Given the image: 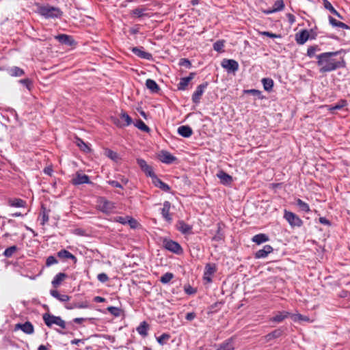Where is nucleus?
Wrapping results in <instances>:
<instances>
[{
	"label": "nucleus",
	"instance_id": "62",
	"mask_svg": "<svg viewBox=\"0 0 350 350\" xmlns=\"http://www.w3.org/2000/svg\"><path fill=\"white\" fill-rule=\"evenodd\" d=\"M108 183L110 185H111L112 187H118V188H122V186L121 185V184L118 181H116V180H109Z\"/></svg>",
	"mask_w": 350,
	"mask_h": 350
},
{
	"label": "nucleus",
	"instance_id": "44",
	"mask_svg": "<svg viewBox=\"0 0 350 350\" xmlns=\"http://www.w3.org/2000/svg\"><path fill=\"white\" fill-rule=\"evenodd\" d=\"M107 310L115 317H120L122 312V310L120 308L115 306H109Z\"/></svg>",
	"mask_w": 350,
	"mask_h": 350
},
{
	"label": "nucleus",
	"instance_id": "11",
	"mask_svg": "<svg viewBox=\"0 0 350 350\" xmlns=\"http://www.w3.org/2000/svg\"><path fill=\"white\" fill-rule=\"evenodd\" d=\"M15 329H21L26 334H32L34 332L33 325L29 321H27L25 323L16 324Z\"/></svg>",
	"mask_w": 350,
	"mask_h": 350
},
{
	"label": "nucleus",
	"instance_id": "10",
	"mask_svg": "<svg viewBox=\"0 0 350 350\" xmlns=\"http://www.w3.org/2000/svg\"><path fill=\"white\" fill-rule=\"evenodd\" d=\"M216 271V265L215 264L208 263L206 265L204 272V280L208 282L212 281V275Z\"/></svg>",
	"mask_w": 350,
	"mask_h": 350
},
{
	"label": "nucleus",
	"instance_id": "42",
	"mask_svg": "<svg viewBox=\"0 0 350 350\" xmlns=\"http://www.w3.org/2000/svg\"><path fill=\"white\" fill-rule=\"evenodd\" d=\"M243 92H244V94H252L253 96H256L261 100L265 98V96L262 95V92L258 90H255V89L245 90L243 91Z\"/></svg>",
	"mask_w": 350,
	"mask_h": 350
},
{
	"label": "nucleus",
	"instance_id": "60",
	"mask_svg": "<svg viewBox=\"0 0 350 350\" xmlns=\"http://www.w3.org/2000/svg\"><path fill=\"white\" fill-rule=\"evenodd\" d=\"M179 65L182 66H185L187 68H190L191 66L190 61L185 58H182L180 59Z\"/></svg>",
	"mask_w": 350,
	"mask_h": 350
},
{
	"label": "nucleus",
	"instance_id": "17",
	"mask_svg": "<svg viewBox=\"0 0 350 350\" xmlns=\"http://www.w3.org/2000/svg\"><path fill=\"white\" fill-rule=\"evenodd\" d=\"M196 75L195 72H191L189 76L183 77L180 79V82L177 85L178 90H185L190 83V81L194 78Z\"/></svg>",
	"mask_w": 350,
	"mask_h": 350
},
{
	"label": "nucleus",
	"instance_id": "14",
	"mask_svg": "<svg viewBox=\"0 0 350 350\" xmlns=\"http://www.w3.org/2000/svg\"><path fill=\"white\" fill-rule=\"evenodd\" d=\"M273 251V247L270 245H265L262 249L258 250L254 254V258L256 259L265 258L269 254L272 253Z\"/></svg>",
	"mask_w": 350,
	"mask_h": 350
},
{
	"label": "nucleus",
	"instance_id": "50",
	"mask_svg": "<svg viewBox=\"0 0 350 350\" xmlns=\"http://www.w3.org/2000/svg\"><path fill=\"white\" fill-rule=\"evenodd\" d=\"M317 49H318L317 46H311L308 47V49L307 50V55L310 57H314Z\"/></svg>",
	"mask_w": 350,
	"mask_h": 350
},
{
	"label": "nucleus",
	"instance_id": "48",
	"mask_svg": "<svg viewBox=\"0 0 350 350\" xmlns=\"http://www.w3.org/2000/svg\"><path fill=\"white\" fill-rule=\"evenodd\" d=\"M57 263H58L57 260L53 256H50L46 258V267H50L51 265H55Z\"/></svg>",
	"mask_w": 350,
	"mask_h": 350
},
{
	"label": "nucleus",
	"instance_id": "63",
	"mask_svg": "<svg viewBox=\"0 0 350 350\" xmlns=\"http://www.w3.org/2000/svg\"><path fill=\"white\" fill-rule=\"evenodd\" d=\"M196 314L195 312H189L187 314L185 318L187 320L191 321L193 320L196 318Z\"/></svg>",
	"mask_w": 350,
	"mask_h": 350
},
{
	"label": "nucleus",
	"instance_id": "18",
	"mask_svg": "<svg viewBox=\"0 0 350 350\" xmlns=\"http://www.w3.org/2000/svg\"><path fill=\"white\" fill-rule=\"evenodd\" d=\"M132 52L138 56L140 58L147 59V60H151L152 59V55L151 53L146 52L143 51V47L138 48V47H133L131 49Z\"/></svg>",
	"mask_w": 350,
	"mask_h": 350
},
{
	"label": "nucleus",
	"instance_id": "40",
	"mask_svg": "<svg viewBox=\"0 0 350 350\" xmlns=\"http://www.w3.org/2000/svg\"><path fill=\"white\" fill-rule=\"evenodd\" d=\"M296 204L301 211L306 213L310 212V209L309 205L306 202L301 200V199H297Z\"/></svg>",
	"mask_w": 350,
	"mask_h": 350
},
{
	"label": "nucleus",
	"instance_id": "46",
	"mask_svg": "<svg viewBox=\"0 0 350 350\" xmlns=\"http://www.w3.org/2000/svg\"><path fill=\"white\" fill-rule=\"evenodd\" d=\"M77 145L80 148V149L84 152H89L90 148L80 138H77L76 140Z\"/></svg>",
	"mask_w": 350,
	"mask_h": 350
},
{
	"label": "nucleus",
	"instance_id": "31",
	"mask_svg": "<svg viewBox=\"0 0 350 350\" xmlns=\"http://www.w3.org/2000/svg\"><path fill=\"white\" fill-rule=\"evenodd\" d=\"M50 294L52 297L56 298L59 301L62 302H66L69 301L70 297L65 294H60L56 290H51L50 291Z\"/></svg>",
	"mask_w": 350,
	"mask_h": 350
},
{
	"label": "nucleus",
	"instance_id": "47",
	"mask_svg": "<svg viewBox=\"0 0 350 350\" xmlns=\"http://www.w3.org/2000/svg\"><path fill=\"white\" fill-rule=\"evenodd\" d=\"M291 318L294 321H309L310 319L307 316L302 315L301 314H295L291 316Z\"/></svg>",
	"mask_w": 350,
	"mask_h": 350
},
{
	"label": "nucleus",
	"instance_id": "35",
	"mask_svg": "<svg viewBox=\"0 0 350 350\" xmlns=\"http://www.w3.org/2000/svg\"><path fill=\"white\" fill-rule=\"evenodd\" d=\"M8 73L12 77H21L25 74V72L22 68L14 66L8 70Z\"/></svg>",
	"mask_w": 350,
	"mask_h": 350
},
{
	"label": "nucleus",
	"instance_id": "21",
	"mask_svg": "<svg viewBox=\"0 0 350 350\" xmlns=\"http://www.w3.org/2000/svg\"><path fill=\"white\" fill-rule=\"evenodd\" d=\"M171 204L168 201H165L163 204V208H161V215L162 217L168 222H171L172 218L170 213Z\"/></svg>",
	"mask_w": 350,
	"mask_h": 350
},
{
	"label": "nucleus",
	"instance_id": "38",
	"mask_svg": "<svg viewBox=\"0 0 350 350\" xmlns=\"http://www.w3.org/2000/svg\"><path fill=\"white\" fill-rule=\"evenodd\" d=\"M135 126H136L138 129L148 133L150 131V128L142 120H137L134 123Z\"/></svg>",
	"mask_w": 350,
	"mask_h": 350
},
{
	"label": "nucleus",
	"instance_id": "3",
	"mask_svg": "<svg viewBox=\"0 0 350 350\" xmlns=\"http://www.w3.org/2000/svg\"><path fill=\"white\" fill-rule=\"evenodd\" d=\"M42 319L46 325L49 327H52L53 325H57L62 329L66 328V322L62 319L60 317L54 316L49 313H44L42 315Z\"/></svg>",
	"mask_w": 350,
	"mask_h": 350
},
{
	"label": "nucleus",
	"instance_id": "33",
	"mask_svg": "<svg viewBox=\"0 0 350 350\" xmlns=\"http://www.w3.org/2000/svg\"><path fill=\"white\" fill-rule=\"evenodd\" d=\"M146 85L152 92L157 93L160 88L156 81L153 79H148L146 81Z\"/></svg>",
	"mask_w": 350,
	"mask_h": 350
},
{
	"label": "nucleus",
	"instance_id": "9",
	"mask_svg": "<svg viewBox=\"0 0 350 350\" xmlns=\"http://www.w3.org/2000/svg\"><path fill=\"white\" fill-rule=\"evenodd\" d=\"M208 86V83L205 82L200 85H199L197 88L196 91L193 92L192 95V101L193 103L198 105L200 102L201 96L204 94L205 89Z\"/></svg>",
	"mask_w": 350,
	"mask_h": 350
},
{
	"label": "nucleus",
	"instance_id": "25",
	"mask_svg": "<svg viewBox=\"0 0 350 350\" xmlns=\"http://www.w3.org/2000/svg\"><path fill=\"white\" fill-rule=\"evenodd\" d=\"M290 316V313L286 311L278 312L274 317L270 319V321L275 323H281L285 319Z\"/></svg>",
	"mask_w": 350,
	"mask_h": 350
},
{
	"label": "nucleus",
	"instance_id": "15",
	"mask_svg": "<svg viewBox=\"0 0 350 350\" xmlns=\"http://www.w3.org/2000/svg\"><path fill=\"white\" fill-rule=\"evenodd\" d=\"M91 183L90 178L86 174H82L77 173L75 178H72V184L74 185H79L82 184H90Z\"/></svg>",
	"mask_w": 350,
	"mask_h": 350
},
{
	"label": "nucleus",
	"instance_id": "22",
	"mask_svg": "<svg viewBox=\"0 0 350 350\" xmlns=\"http://www.w3.org/2000/svg\"><path fill=\"white\" fill-rule=\"evenodd\" d=\"M217 176L220 180V183L222 185H230L232 182V176L223 170L219 171V172L217 174Z\"/></svg>",
	"mask_w": 350,
	"mask_h": 350
},
{
	"label": "nucleus",
	"instance_id": "52",
	"mask_svg": "<svg viewBox=\"0 0 350 350\" xmlns=\"http://www.w3.org/2000/svg\"><path fill=\"white\" fill-rule=\"evenodd\" d=\"M128 218H129V216H125V217L117 216L114 218V221L124 225V224H127Z\"/></svg>",
	"mask_w": 350,
	"mask_h": 350
},
{
	"label": "nucleus",
	"instance_id": "2",
	"mask_svg": "<svg viewBox=\"0 0 350 350\" xmlns=\"http://www.w3.org/2000/svg\"><path fill=\"white\" fill-rule=\"evenodd\" d=\"M38 12L46 18H60L63 14L59 8L51 5L40 6Z\"/></svg>",
	"mask_w": 350,
	"mask_h": 350
},
{
	"label": "nucleus",
	"instance_id": "59",
	"mask_svg": "<svg viewBox=\"0 0 350 350\" xmlns=\"http://www.w3.org/2000/svg\"><path fill=\"white\" fill-rule=\"evenodd\" d=\"M20 83L25 85L29 90H30L32 85L31 80L29 79H24L20 80Z\"/></svg>",
	"mask_w": 350,
	"mask_h": 350
},
{
	"label": "nucleus",
	"instance_id": "20",
	"mask_svg": "<svg viewBox=\"0 0 350 350\" xmlns=\"http://www.w3.org/2000/svg\"><path fill=\"white\" fill-rule=\"evenodd\" d=\"M309 32L304 29L295 34V40L297 44H304L309 39Z\"/></svg>",
	"mask_w": 350,
	"mask_h": 350
},
{
	"label": "nucleus",
	"instance_id": "24",
	"mask_svg": "<svg viewBox=\"0 0 350 350\" xmlns=\"http://www.w3.org/2000/svg\"><path fill=\"white\" fill-rule=\"evenodd\" d=\"M177 228L182 234H191L192 232V226L182 220L178 222Z\"/></svg>",
	"mask_w": 350,
	"mask_h": 350
},
{
	"label": "nucleus",
	"instance_id": "37",
	"mask_svg": "<svg viewBox=\"0 0 350 350\" xmlns=\"http://www.w3.org/2000/svg\"><path fill=\"white\" fill-rule=\"evenodd\" d=\"M262 83L265 90L270 92L272 90L273 87V81L271 78H263L262 79Z\"/></svg>",
	"mask_w": 350,
	"mask_h": 350
},
{
	"label": "nucleus",
	"instance_id": "23",
	"mask_svg": "<svg viewBox=\"0 0 350 350\" xmlns=\"http://www.w3.org/2000/svg\"><path fill=\"white\" fill-rule=\"evenodd\" d=\"M57 257H59L61 259H70L73 261L74 263H77V258L75 256H74L72 254H71L70 252H68L66 250H61L57 253Z\"/></svg>",
	"mask_w": 350,
	"mask_h": 350
},
{
	"label": "nucleus",
	"instance_id": "29",
	"mask_svg": "<svg viewBox=\"0 0 350 350\" xmlns=\"http://www.w3.org/2000/svg\"><path fill=\"white\" fill-rule=\"evenodd\" d=\"M328 20H329V24L334 27H339V28H342L343 29H350V27H349L347 25H346L345 23H344L342 22L338 21L337 20H336L334 18H333L331 16H329Z\"/></svg>",
	"mask_w": 350,
	"mask_h": 350
},
{
	"label": "nucleus",
	"instance_id": "61",
	"mask_svg": "<svg viewBox=\"0 0 350 350\" xmlns=\"http://www.w3.org/2000/svg\"><path fill=\"white\" fill-rule=\"evenodd\" d=\"M49 219V215L46 212H43L42 214V224L44 225L46 222H48Z\"/></svg>",
	"mask_w": 350,
	"mask_h": 350
},
{
	"label": "nucleus",
	"instance_id": "12",
	"mask_svg": "<svg viewBox=\"0 0 350 350\" xmlns=\"http://www.w3.org/2000/svg\"><path fill=\"white\" fill-rule=\"evenodd\" d=\"M160 161L166 164H171L176 161V157L166 150H162L159 155Z\"/></svg>",
	"mask_w": 350,
	"mask_h": 350
},
{
	"label": "nucleus",
	"instance_id": "6",
	"mask_svg": "<svg viewBox=\"0 0 350 350\" xmlns=\"http://www.w3.org/2000/svg\"><path fill=\"white\" fill-rule=\"evenodd\" d=\"M163 246L167 250L176 254H181L183 252V250L180 245L172 239H165L163 241Z\"/></svg>",
	"mask_w": 350,
	"mask_h": 350
},
{
	"label": "nucleus",
	"instance_id": "26",
	"mask_svg": "<svg viewBox=\"0 0 350 350\" xmlns=\"http://www.w3.org/2000/svg\"><path fill=\"white\" fill-rule=\"evenodd\" d=\"M269 240L268 235L264 233H260L254 235L252 238V242L256 243L257 245H260L263 243H265Z\"/></svg>",
	"mask_w": 350,
	"mask_h": 350
},
{
	"label": "nucleus",
	"instance_id": "57",
	"mask_svg": "<svg viewBox=\"0 0 350 350\" xmlns=\"http://www.w3.org/2000/svg\"><path fill=\"white\" fill-rule=\"evenodd\" d=\"M260 34L268 36L271 38H281L280 34H275L269 31H261L260 32Z\"/></svg>",
	"mask_w": 350,
	"mask_h": 350
},
{
	"label": "nucleus",
	"instance_id": "16",
	"mask_svg": "<svg viewBox=\"0 0 350 350\" xmlns=\"http://www.w3.org/2000/svg\"><path fill=\"white\" fill-rule=\"evenodd\" d=\"M150 178H152V183L154 185L161 190L169 192L170 190V187L168 185L163 182L160 178H159L155 174H153V176H151Z\"/></svg>",
	"mask_w": 350,
	"mask_h": 350
},
{
	"label": "nucleus",
	"instance_id": "32",
	"mask_svg": "<svg viewBox=\"0 0 350 350\" xmlns=\"http://www.w3.org/2000/svg\"><path fill=\"white\" fill-rule=\"evenodd\" d=\"M284 4L283 0H277L275 1L271 10L265 12L267 14L281 11L284 9Z\"/></svg>",
	"mask_w": 350,
	"mask_h": 350
},
{
	"label": "nucleus",
	"instance_id": "49",
	"mask_svg": "<svg viewBox=\"0 0 350 350\" xmlns=\"http://www.w3.org/2000/svg\"><path fill=\"white\" fill-rule=\"evenodd\" d=\"M217 350H234V347L231 342H226L221 345Z\"/></svg>",
	"mask_w": 350,
	"mask_h": 350
},
{
	"label": "nucleus",
	"instance_id": "19",
	"mask_svg": "<svg viewBox=\"0 0 350 350\" xmlns=\"http://www.w3.org/2000/svg\"><path fill=\"white\" fill-rule=\"evenodd\" d=\"M55 38L62 44L72 46L74 44V40L72 36L67 34H59L55 36Z\"/></svg>",
	"mask_w": 350,
	"mask_h": 350
},
{
	"label": "nucleus",
	"instance_id": "5",
	"mask_svg": "<svg viewBox=\"0 0 350 350\" xmlns=\"http://www.w3.org/2000/svg\"><path fill=\"white\" fill-rule=\"evenodd\" d=\"M284 218L292 228L301 227L303 225V221L298 215L286 209L284 211Z\"/></svg>",
	"mask_w": 350,
	"mask_h": 350
},
{
	"label": "nucleus",
	"instance_id": "28",
	"mask_svg": "<svg viewBox=\"0 0 350 350\" xmlns=\"http://www.w3.org/2000/svg\"><path fill=\"white\" fill-rule=\"evenodd\" d=\"M178 133L184 137H189L193 133L191 128L189 126H180L178 128Z\"/></svg>",
	"mask_w": 350,
	"mask_h": 350
},
{
	"label": "nucleus",
	"instance_id": "7",
	"mask_svg": "<svg viewBox=\"0 0 350 350\" xmlns=\"http://www.w3.org/2000/svg\"><path fill=\"white\" fill-rule=\"evenodd\" d=\"M98 209L105 213H111L115 209V204L111 201H108L103 198H100L98 200Z\"/></svg>",
	"mask_w": 350,
	"mask_h": 350
},
{
	"label": "nucleus",
	"instance_id": "41",
	"mask_svg": "<svg viewBox=\"0 0 350 350\" xmlns=\"http://www.w3.org/2000/svg\"><path fill=\"white\" fill-rule=\"evenodd\" d=\"M225 41L224 40H219L213 44V49L219 53L224 52Z\"/></svg>",
	"mask_w": 350,
	"mask_h": 350
},
{
	"label": "nucleus",
	"instance_id": "55",
	"mask_svg": "<svg viewBox=\"0 0 350 350\" xmlns=\"http://www.w3.org/2000/svg\"><path fill=\"white\" fill-rule=\"evenodd\" d=\"M97 278L102 283H105V282H107L109 280L108 275L106 273H99L97 275Z\"/></svg>",
	"mask_w": 350,
	"mask_h": 350
},
{
	"label": "nucleus",
	"instance_id": "4",
	"mask_svg": "<svg viewBox=\"0 0 350 350\" xmlns=\"http://www.w3.org/2000/svg\"><path fill=\"white\" fill-rule=\"evenodd\" d=\"M113 124L119 128H123L131 125L133 122L130 116L124 111L120 114V119L116 117L111 118Z\"/></svg>",
	"mask_w": 350,
	"mask_h": 350
},
{
	"label": "nucleus",
	"instance_id": "1",
	"mask_svg": "<svg viewBox=\"0 0 350 350\" xmlns=\"http://www.w3.org/2000/svg\"><path fill=\"white\" fill-rule=\"evenodd\" d=\"M338 53V51L325 52L317 56V65L320 67L319 72L321 73L329 72L338 68L345 67L346 63L343 58H341L340 60H336L333 58L334 56L337 55Z\"/></svg>",
	"mask_w": 350,
	"mask_h": 350
},
{
	"label": "nucleus",
	"instance_id": "56",
	"mask_svg": "<svg viewBox=\"0 0 350 350\" xmlns=\"http://www.w3.org/2000/svg\"><path fill=\"white\" fill-rule=\"evenodd\" d=\"M170 335L167 334H163L159 337L157 338V342L163 345L165 340H167L170 338Z\"/></svg>",
	"mask_w": 350,
	"mask_h": 350
},
{
	"label": "nucleus",
	"instance_id": "27",
	"mask_svg": "<svg viewBox=\"0 0 350 350\" xmlns=\"http://www.w3.org/2000/svg\"><path fill=\"white\" fill-rule=\"evenodd\" d=\"M324 8L329 10L334 15L336 16L340 19H344V17L332 6V3L328 0H323Z\"/></svg>",
	"mask_w": 350,
	"mask_h": 350
},
{
	"label": "nucleus",
	"instance_id": "13",
	"mask_svg": "<svg viewBox=\"0 0 350 350\" xmlns=\"http://www.w3.org/2000/svg\"><path fill=\"white\" fill-rule=\"evenodd\" d=\"M137 163L147 176L150 177L151 176H153L154 173L152 167L148 165L144 159L140 158L137 159Z\"/></svg>",
	"mask_w": 350,
	"mask_h": 350
},
{
	"label": "nucleus",
	"instance_id": "58",
	"mask_svg": "<svg viewBox=\"0 0 350 350\" xmlns=\"http://www.w3.org/2000/svg\"><path fill=\"white\" fill-rule=\"evenodd\" d=\"M133 14L140 18L144 15V10L141 8H136L132 11Z\"/></svg>",
	"mask_w": 350,
	"mask_h": 350
},
{
	"label": "nucleus",
	"instance_id": "51",
	"mask_svg": "<svg viewBox=\"0 0 350 350\" xmlns=\"http://www.w3.org/2000/svg\"><path fill=\"white\" fill-rule=\"evenodd\" d=\"M106 154L109 158H110L111 159H112L113 161H116L118 159V154L111 150H109V149L107 150Z\"/></svg>",
	"mask_w": 350,
	"mask_h": 350
},
{
	"label": "nucleus",
	"instance_id": "43",
	"mask_svg": "<svg viewBox=\"0 0 350 350\" xmlns=\"http://www.w3.org/2000/svg\"><path fill=\"white\" fill-rule=\"evenodd\" d=\"M173 278L174 274L172 273L167 272L161 277L160 282L163 284H167L173 279Z\"/></svg>",
	"mask_w": 350,
	"mask_h": 350
},
{
	"label": "nucleus",
	"instance_id": "34",
	"mask_svg": "<svg viewBox=\"0 0 350 350\" xmlns=\"http://www.w3.org/2000/svg\"><path fill=\"white\" fill-rule=\"evenodd\" d=\"M8 204L10 206L21 208L25 207L26 205V202L20 198H14L8 201Z\"/></svg>",
	"mask_w": 350,
	"mask_h": 350
},
{
	"label": "nucleus",
	"instance_id": "30",
	"mask_svg": "<svg viewBox=\"0 0 350 350\" xmlns=\"http://www.w3.org/2000/svg\"><path fill=\"white\" fill-rule=\"evenodd\" d=\"M67 278V275L64 273H59L55 275L52 280V285L57 287Z\"/></svg>",
	"mask_w": 350,
	"mask_h": 350
},
{
	"label": "nucleus",
	"instance_id": "45",
	"mask_svg": "<svg viewBox=\"0 0 350 350\" xmlns=\"http://www.w3.org/2000/svg\"><path fill=\"white\" fill-rule=\"evenodd\" d=\"M18 250V247L16 245H12L11 247H8L3 252V255L7 257H11Z\"/></svg>",
	"mask_w": 350,
	"mask_h": 350
},
{
	"label": "nucleus",
	"instance_id": "53",
	"mask_svg": "<svg viewBox=\"0 0 350 350\" xmlns=\"http://www.w3.org/2000/svg\"><path fill=\"white\" fill-rule=\"evenodd\" d=\"M127 224L131 226V228H136L138 225L137 220L130 216H129Z\"/></svg>",
	"mask_w": 350,
	"mask_h": 350
},
{
	"label": "nucleus",
	"instance_id": "36",
	"mask_svg": "<svg viewBox=\"0 0 350 350\" xmlns=\"http://www.w3.org/2000/svg\"><path fill=\"white\" fill-rule=\"evenodd\" d=\"M282 334V330L280 329H275L274 331L269 333L268 334H267L265 336V338L267 342H269L273 339H275V338H279L280 336H281Z\"/></svg>",
	"mask_w": 350,
	"mask_h": 350
},
{
	"label": "nucleus",
	"instance_id": "8",
	"mask_svg": "<svg viewBox=\"0 0 350 350\" xmlns=\"http://www.w3.org/2000/svg\"><path fill=\"white\" fill-rule=\"evenodd\" d=\"M221 66L228 72H235L239 70V64L238 62L232 59H224L221 62Z\"/></svg>",
	"mask_w": 350,
	"mask_h": 350
},
{
	"label": "nucleus",
	"instance_id": "39",
	"mask_svg": "<svg viewBox=\"0 0 350 350\" xmlns=\"http://www.w3.org/2000/svg\"><path fill=\"white\" fill-rule=\"evenodd\" d=\"M148 325L144 321L137 328V332L142 336H146L148 334Z\"/></svg>",
	"mask_w": 350,
	"mask_h": 350
},
{
	"label": "nucleus",
	"instance_id": "64",
	"mask_svg": "<svg viewBox=\"0 0 350 350\" xmlns=\"http://www.w3.org/2000/svg\"><path fill=\"white\" fill-rule=\"evenodd\" d=\"M319 222L324 225H330V222L328 219H327L325 217H320L319 218Z\"/></svg>",
	"mask_w": 350,
	"mask_h": 350
},
{
	"label": "nucleus",
	"instance_id": "54",
	"mask_svg": "<svg viewBox=\"0 0 350 350\" xmlns=\"http://www.w3.org/2000/svg\"><path fill=\"white\" fill-rule=\"evenodd\" d=\"M347 104L345 100H341L338 103L336 104L334 107H332V109L338 110L340 109Z\"/></svg>",
	"mask_w": 350,
	"mask_h": 350
}]
</instances>
